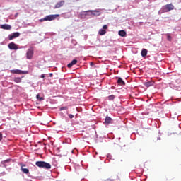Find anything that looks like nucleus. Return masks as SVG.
Instances as JSON below:
<instances>
[{"mask_svg": "<svg viewBox=\"0 0 181 181\" xmlns=\"http://www.w3.org/2000/svg\"><path fill=\"white\" fill-rule=\"evenodd\" d=\"M24 166H26V165H22V164H21V170L23 173H25L26 175H28V173H29V169H28V168H23Z\"/></svg>", "mask_w": 181, "mask_h": 181, "instance_id": "9d476101", "label": "nucleus"}, {"mask_svg": "<svg viewBox=\"0 0 181 181\" xmlns=\"http://www.w3.org/2000/svg\"><path fill=\"white\" fill-rule=\"evenodd\" d=\"M22 78H23V76H22V77H15L14 79H13V81L15 83H22Z\"/></svg>", "mask_w": 181, "mask_h": 181, "instance_id": "ddd939ff", "label": "nucleus"}, {"mask_svg": "<svg viewBox=\"0 0 181 181\" xmlns=\"http://www.w3.org/2000/svg\"><path fill=\"white\" fill-rule=\"evenodd\" d=\"M155 84V82L153 81H148V82H146L144 83V86H146L147 88L148 87H152V86H153Z\"/></svg>", "mask_w": 181, "mask_h": 181, "instance_id": "2eb2a0df", "label": "nucleus"}, {"mask_svg": "<svg viewBox=\"0 0 181 181\" xmlns=\"http://www.w3.org/2000/svg\"><path fill=\"white\" fill-rule=\"evenodd\" d=\"M1 29H4L5 30H11L12 29V26L8 24H4L1 25Z\"/></svg>", "mask_w": 181, "mask_h": 181, "instance_id": "1a4fd4ad", "label": "nucleus"}, {"mask_svg": "<svg viewBox=\"0 0 181 181\" xmlns=\"http://www.w3.org/2000/svg\"><path fill=\"white\" fill-rule=\"evenodd\" d=\"M88 12H92L91 11H88Z\"/></svg>", "mask_w": 181, "mask_h": 181, "instance_id": "473e14b6", "label": "nucleus"}, {"mask_svg": "<svg viewBox=\"0 0 181 181\" xmlns=\"http://www.w3.org/2000/svg\"><path fill=\"white\" fill-rule=\"evenodd\" d=\"M59 14H55V15H49L47 16L46 17H45V21H54V19H56V18L59 17Z\"/></svg>", "mask_w": 181, "mask_h": 181, "instance_id": "423d86ee", "label": "nucleus"}, {"mask_svg": "<svg viewBox=\"0 0 181 181\" xmlns=\"http://www.w3.org/2000/svg\"><path fill=\"white\" fill-rule=\"evenodd\" d=\"M49 77H53V74H49Z\"/></svg>", "mask_w": 181, "mask_h": 181, "instance_id": "7c9ffc66", "label": "nucleus"}, {"mask_svg": "<svg viewBox=\"0 0 181 181\" xmlns=\"http://www.w3.org/2000/svg\"><path fill=\"white\" fill-rule=\"evenodd\" d=\"M63 110H69V107H67V106H65V107H60L59 109L60 111H63Z\"/></svg>", "mask_w": 181, "mask_h": 181, "instance_id": "412c9836", "label": "nucleus"}, {"mask_svg": "<svg viewBox=\"0 0 181 181\" xmlns=\"http://www.w3.org/2000/svg\"><path fill=\"white\" fill-rule=\"evenodd\" d=\"M69 117L71 119L72 118H74V115H73L72 114H69Z\"/></svg>", "mask_w": 181, "mask_h": 181, "instance_id": "b1692460", "label": "nucleus"}, {"mask_svg": "<svg viewBox=\"0 0 181 181\" xmlns=\"http://www.w3.org/2000/svg\"><path fill=\"white\" fill-rule=\"evenodd\" d=\"M2 137H3L2 133L0 132V141H2Z\"/></svg>", "mask_w": 181, "mask_h": 181, "instance_id": "a878e982", "label": "nucleus"}, {"mask_svg": "<svg viewBox=\"0 0 181 181\" xmlns=\"http://www.w3.org/2000/svg\"><path fill=\"white\" fill-rule=\"evenodd\" d=\"M33 53H34L33 48H30L27 50L26 57L28 60H31V59L33 58Z\"/></svg>", "mask_w": 181, "mask_h": 181, "instance_id": "7ed1b4c3", "label": "nucleus"}, {"mask_svg": "<svg viewBox=\"0 0 181 181\" xmlns=\"http://www.w3.org/2000/svg\"><path fill=\"white\" fill-rule=\"evenodd\" d=\"M107 33V31L104 29H100L99 30V35H105Z\"/></svg>", "mask_w": 181, "mask_h": 181, "instance_id": "a211bd4d", "label": "nucleus"}, {"mask_svg": "<svg viewBox=\"0 0 181 181\" xmlns=\"http://www.w3.org/2000/svg\"><path fill=\"white\" fill-rule=\"evenodd\" d=\"M105 181H112V180H111V179H107V180H105Z\"/></svg>", "mask_w": 181, "mask_h": 181, "instance_id": "c756f323", "label": "nucleus"}, {"mask_svg": "<svg viewBox=\"0 0 181 181\" xmlns=\"http://www.w3.org/2000/svg\"><path fill=\"white\" fill-rule=\"evenodd\" d=\"M18 15H19V13H16L15 15V18H17Z\"/></svg>", "mask_w": 181, "mask_h": 181, "instance_id": "c85d7f7f", "label": "nucleus"}, {"mask_svg": "<svg viewBox=\"0 0 181 181\" xmlns=\"http://www.w3.org/2000/svg\"><path fill=\"white\" fill-rule=\"evenodd\" d=\"M111 121H112V119H111V117H106L105 119V124H111Z\"/></svg>", "mask_w": 181, "mask_h": 181, "instance_id": "dca6fc26", "label": "nucleus"}, {"mask_svg": "<svg viewBox=\"0 0 181 181\" xmlns=\"http://www.w3.org/2000/svg\"><path fill=\"white\" fill-rule=\"evenodd\" d=\"M21 36V33H13L11 35L8 36L9 40H12L13 39H15L16 37H19Z\"/></svg>", "mask_w": 181, "mask_h": 181, "instance_id": "6e6552de", "label": "nucleus"}, {"mask_svg": "<svg viewBox=\"0 0 181 181\" xmlns=\"http://www.w3.org/2000/svg\"><path fill=\"white\" fill-rule=\"evenodd\" d=\"M41 78H45V74H42L41 75Z\"/></svg>", "mask_w": 181, "mask_h": 181, "instance_id": "cd10ccee", "label": "nucleus"}, {"mask_svg": "<svg viewBox=\"0 0 181 181\" xmlns=\"http://www.w3.org/2000/svg\"><path fill=\"white\" fill-rule=\"evenodd\" d=\"M119 35L122 37H125V36H127V32H125V30H122L119 31Z\"/></svg>", "mask_w": 181, "mask_h": 181, "instance_id": "4468645a", "label": "nucleus"}, {"mask_svg": "<svg viewBox=\"0 0 181 181\" xmlns=\"http://www.w3.org/2000/svg\"><path fill=\"white\" fill-rule=\"evenodd\" d=\"M167 40L168 42H172V36L170 34H167Z\"/></svg>", "mask_w": 181, "mask_h": 181, "instance_id": "aec40b11", "label": "nucleus"}, {"mask_svg": "<svg viewBox=\"0 0 181 181\" xmlns=\"http://www.w3.org/2000/svg\"><path fill=\"white\" fill-rule=\"evenodd\" d=\"M74 64H77L76 59H74V60H72V62L71 63L68 64L67 67H69V69H71V67H73V66H74Z\"/></svg>", "mask_w": 181, "mask_h": 181, "instance_id": "9b49d317", "label": "nucleus"}, {"mask_svg": "<svg viewBox=\"0 0 181 181\" xmlns=\"http://www.w3.org/2000/svg\"><path fill=\"white\" fill-rule=\"evenodd\" d=\"M173 9H175V6L172 4H169L163 6L162 11L163 13L170 12V11H173Z\"/></svg>", "mask_w": 181, "mask_h": 181, "instance_id": "f03ea898", "label": "nucleus"}, {"mask_svg": "<svg viewBox=\"0 0 181 181\" xmlns=\"http://www.w3.org/2000/svg\"><path fill=\"white\" fill-rule=\"evenodd\" d=\"M146 54H148V50L146 49H143L141 50V56H142V57H146Z\"/></svg>", "mask_w": 181, "mask_h": 181, "instance_id": "f3484780", "label": "nucleus"}, {"mask_svg": "<svg viewBox=\"0 0 181 181\" xmlns=\"http://www.w3.org/2000/svg\"><path fill=\"white\" fill-rule=\"evenodd\" d=\"M37 100H40V101H42L43 100V98H40V95H37Z\"/></svg>", "mask_w": 181, "mask_h": 181, "instance_id": "4be33fe9", "label": "nucleus"}, {"mask_svg": "<svg viewBox=\"0 0 181 181\" xmlns=\"http://www.w3.org/2000/svg\"><path fill=\"white\" fill-rule=\"evenodd\" d=\"M93 65H94V63L90 62V66H93Z\"/></svg>", "mask_w": 181, "mask_h": 181, "instance_id": "2f4dec72", "label": "nucleus"}, {"mask_svg": "<svg viewBox=\"0 0 181 181\" xmlns=\"http://www.w3.org/2000/svg\"><path fill=\"white\" fill-rule=\"evenodd\" d=\"M8 47L10 49V50H18V49H19V47L18 45L15 44V42L9 43Z\"/></svg>", "mask_w": 181, "mask_h": 181, "instance_id": "39448f33", "label": "nucleus"}, {"mask_svg": "<svg viewBox=\"0 0 181 181\" xmlns=\"http://www.w3.org/2000/svg\"><path fill=\"white\" fill-rule=\"evenodd\" d=\"M65 1L64 0L57 3L54 6V9H59V8H62V6H64Z\"/></svg>", "mask_w": 181, "mask_h": 181, "instance_id": "0eeeda50", "label": "nucleus"}, {"mask_svg": "<svg viewBox=\"0 0 181 181\" xmlns=\"http://www.w3.org/2000/svg\"><path fill=\"white\" fill-rule=\"evenodd\" d=\"M92 15H97V16H100V12L99 11H96V13H92Z\"/></svg>", "mask_w": 181, "mask_h": 181, "instance_id": "5701e85b", "label": "nucleus"}, {"mask_svg": "<svg viewBox=\"0 0 181 181\" xmlns=\"http://www.w3.org/2000/svg\"><path fill=\"white\" fill-rule=\"evenodd\" d=\"M44 21H46V20H45V18H41V19L40 20V22H44Z\"/></svg>", "mask_w": 181, "mask_h": 181, "instance_id": "bb28decb", "label": "nucleus"}, {"mask_svg": "<svg viewBox=\"0 0 181 181\" xmlns=\"http://www.w3.org/2000/svg\"><path fill=\"white\" fill-rule=\"evenodd\" d=\"M35 165L38 168H42L43 169H52V165L45 161H37Z\"/></svg>", "mask_w": 181, "mask_h": 181, "instance_id": "f257e3e1", "label": "nucleus"}, {"mask_svg": "<svg viewBox=\"0 0 181 181\" xmlns=\"http://www.w3.org/2000/svg\"><path fill=\"white\" fill-rule=\"evenodd\" d=\"M117 84H119V86H125V81H124L122 78H118Z\"/></svg>", "mask_w": 181, "mask_h": 181, "instance_id": "f8f14e48", "label": "nucleus"}, {"mask_svg": "<svg viewBox=\"0 0 181 181\" xmlns=\"http://www.w3.org/2000/svg\"><path fill=\"white\" fill-rule=\"evenodd\" d=\"M103 30H104V29H108V25H103Z\"/></svg>", "mask_w": 181, "mask_h": 181, "instance_id": "393cba45", "label": "nucleus"}, {"mask_svg": "<svg viewBox=\"0 0 181 181\" xmlns=\"http://www.w3.org/2000/svg\"><path fill=\"white\" fill-rule=\"evenodd\" d=\"M115 98V95H109L107 97V100H109V101H113V100Z\"/></svg>", "mask_w": 181, "mask_h": 181, "instance_id": "6ab92c4d", "label": "nucleus"}, {"mask_svg": "<svg viewBox=\"0 0 181 181\" xmlns=\"http://www.w3.org/2000/svg\"><path fill=\"white\" fill-rule=\"evenodd\" d=\"M12 74H28V71H22L19 69L11 70Z\"/></svg>", "mask_w": 181, "mask_h": 181, "instance_id": "20e7f679", "label": "nucleus"}]
</instances>
